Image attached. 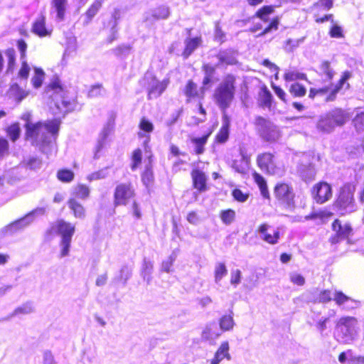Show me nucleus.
<instances>
[{"label": "nucleus", "mask_w": 364, "mask_h": 364, "mask_svg": "<svg viewBox=\"0 0 364 364\" xmlns=\"http://www.w3.org/2000/svg\"><path fill=\"white\" fill-rule=\"evenodd\" d=\"M61 121L54 118L46 122H37L32 123L28 122L25 124V137L31 141L35 146L48 145L51 142V137L54 140L57 138L60 130Z\"/></svg>", "instance_id": "obj_1"}, {"label": "nucleus", "mask_w": 364, "mask_h": 364, "mask_svg": "<svg viewBox=\"0 0 364 364\" xmlns=\"http://www.w3.org/2000/svg\"><path fill=\"white\" fill-rule=\"evenodd\" d=\"M236 77L232 74L226 75L223 81L215 87L213 94V100L223 111L230 107L236 91Z\"/></svg>", "instance_id": "obj_2"}, {"label": "nucleus", "mask_w": 364, "mask_h": 364, "mask_svg": "<svg viewBox=\"0 0 364 364\" xmlns=\"http://www.w3.org/2000/svg\"><path fill=\"white\" fill-rule=\"evenodd\" d=\"M355 186L351 183H345L339 188L333 206L340 211L341 215L355 210Z\"/></svg>", "instance_id": "obj_3"}, {"label": "nucleus", "mask_w": 364, "mask_h": 364, "mask_svg": "<svg viewBox=\"0 0 364 364\" xmlns=\"http://www.w3.org/2000/svg\"><path fill=\"white\" fill-rule=\"evenodd\" d=\"M254 124L260 138L268 144L277 142L281 136V132L270 120L262 116L255 119Z\"/></svg>", "instance_id": "obj_4"}, {"label": "nucleus", "mask_w": 364, "mask_h": 364, "mask_svg": "<svg viewBox=\"0 0 364 364\" xmlns=\"http://www.w3.org/2000/svg\"><path fill=\"white\" fill-rule=\"evenodd\" d=\"M136 197V189L131 181L118 183L113 192L114 207L126 206Z\"/></svg>", "instance_id": "obj_5"}, {"label": "nucleus", "mask_w": 364, "mask_h": 364, "mask_svg": "<svg viewBox=\"0 0 364 364\" xmlns=\"http://www.w3.org/2000/svg\"><path fill=\"white\" fill-rule=\"evenodd\" d=\"M144 85L149 86L147 89V100H151L160 97L168 87L170 83L168 77L160 81L153 74H146L142 77Z\"/></svg>", "instance_id": "obj_6"}, {"label": "nucleus", "mask_w": 364, "mask_h": 364, "mask_svg": "<svg viewBox=\"0 0 364 364\" xmlns=\"http://www.w3.org/2000/svg\"><path fill=\"white\" fill-rule=\"evenodd\" d=\"M331 230L333 234L329 237L328 242L331 245H336L343 240L350 242V237L353 234V229L348 222L343 223L338 218L333 220L331 223Z\"/></svg>", "instance_id": "obj_7"}, {"label": "nucleus", "mask_w": 364, "mask_h": 364, "mask_svg": "<svg viewBox=\"0 0 364 364\" xmlns=\"http://www.w3.org/2000/svg\"><path fill=\"white\" fill-rule=\"evenodd\" d=\"M352 76L350 71H344L336 84L331 83L328 85L323 86L321 88V95L325 96L326 102H333L337 97L338 93L341 90L343 86L346 89L350 88V84L347 82Z\"/></svg>", "instance_id": "obj_8"}, {"label": "nucleus", "mask_w": 364, "mask_h": 364, "mask_svg": "<svg viewBox=\"0 0 364 364\" xmlns=\"http://www.w3.org/2000/svg\"><path fill=\"white\" fill-rule=\"evenodd\" d=\"M183 95L186 104H192L196 101H204L206 92L193 79H188L183 89Z\"/></svg>", "instance_id": "obj_9"}, {"label": "nucleus", "mask_w": 364, "mask_h": 364, "mask_svg": "<svg viewBox=\"0 0 364 364\" xmlns=\"http://www.w3.org/2000/svg\"><path fill=\"white\" fill-rule=\"evenodd\" d=\"M273 193L275 198L279 203L287 206L294 203L295 193L290 183L285 181L277 182L274 186Z\"/></svg>", "instance_id": "obj_10"}, {"label": "nucleus", "mask_w": 364, "mask_h": 364, "mask_svg": "<svg viewBox=\"0 0 364 364\" xmlns=\"http://www.w3.org/2000/svg\"><path fill=\"white\" fill-rule=\"evenodd\" d=\"M311 196L316 204H323L333 196V189L330 183L319 181L314 184L310 190Z\"/></svg>", "instance_id": "obj_11"}, {"label": "nucleus", "mask_w": 364, "mask_h": 364, "mask_svg": "<svg viewBox=\"0 0 364 364\" xmlns=\"http://www.w3.org/2000/svg\"><path fill=\"white\" fill-rule=\"evenodd\" d=\"M75 231V227L74 225L63 219H59L51 224L50 227L46 230V235L48 238H50L57 232L61 235V238H72Z\"/></svg>", "instance_id": "obj_12"}, {"label": "nucleus", "mask_w": 364, "mask_h": 364, "mask_svg": "<svg viewBox=\"0 0 364 364\" xmlns=\"http://www.w3.org/2000/svg\"><path fill=\"white\" fill-rule=\"evenodd\" d=\"M256 163L263 172L269 175H274L279 169L274 154L269 151L259 154L256 157Z\"/></svg>", "instance_id": "obj_13"}, {"label": "nucleus", "mask_w": 364, "mask_h": 364, "mask_svg": "<svg viewBox=\"0 0 364 364\" xmlns=\"http://www.w3.org/2000/svg\"><path fill=\"white\" fill-rule=\"evenodd\" d=\"M192 186L198 193H203L208 190V176L199 168H193L191 171Z\"/></svg>", "instance_id": "obj_14"}, {"label": "nucleus", "mask_w": 364, "mask_h": 364, "mask_svg": "<svg viewBox=\"0 0 364 364\" xmlns=\"http://www.w3.org/2000/svg\"><path fill=\"white\" fill-rule=\"evenodd\" d=\"M46 92L50 94L53 100L58 101L60 97L67 94L68 91L59 77H55L46 85Z\"/></svg>", "instance_id": "obj_15"}, {"label": "nucleus", "mask_w": 364, "mask_h": 364, "mask_svg": "<svg viewBox=\"0 0 364 364\" xmlns=\"http://www.w3.org/2000/svg\"><path fill=\"white\" fill-rule=\"evenodd\" d=\"M230 128V117L224 112L222 115V125L214 137V144H223L229 139Z\"/></svg>", "instance_id": "obj_16"}, {"label": "nucleus", "mask_w": 364, "mask_h": 364, "mask_svg": "<svg viewBox=\"0 0 364 364\" xmlns=\"http://www.w3.org/2000/svg\"><path fill=\"white\" fill-rule=\"evenodd\" d=\"M358 323V320L353 316H343L336 323V329L343 333L346 336H352Z\"/></svg>", "instance_id": "obj_17"}, {"label": "nucleus", "mask_w": 364, "mask_h": 364, "mask_svg": "<svg viewBox=\"0 0 364 364\" xmlns=\"http://www.w3.org/2000/svg\"><path fill=\"white\" fill-rule=\"evenodd\" d=\"M16 46L20 53V58L21 59V68L18 70V75L21 78L27 79L29 76L30 68L26 61L27 43L23 39H18L16 41Z\"/></svg>", "instance_id": "obj_18"}, {"label": "nucleus", "mask_w": 364, "mask_h": 364, "mask_svg": "<svg viewBox=\"0 0 364 364\" xmlns=\"http://www.w3.org/2000/svg\"><path fill=\"white\" fill-rule=\"evenodd\" d=\"M31 31L40 38L50 36L52 34V29L46 27V18L44 14H41L38 18L33 21Z\"/></svg>", "instance_id": "obj_19"}, {"label": "nucleus", "mask_w": 364, "mask_h": 364, "mask_svg": "<svg viewBox=\"0 0 364 364\" xmlns=\"http://www.w3.org/2000/svg\"><path fill=\"white\" fill-rule=\"evenodd\" d=\"M201 70L203 72L204 76L202 80L201 87H204V90L207 91L212 87L215 82V74L216 68L210 63H203Z\"/></svg>", "instance_id": "obj_20"}, {"label": "nucleus", "mask_w": 364, "mask_h": 364, "mask_svg": "<svg viewBox=\"0 0 364 364\" xmlns=\"http://www.w3.org/2000/svg\"><path fill=\"white\" fill-rule=\"evenodd\" d=\"M257 104L261 108L271 109L274 103V97L265 84L259 87L257 94Z\"/></svg>", "instance_id": "obj_21"}, {"label": "nucleus", "mask_w": 364, "mask_h": 364, "mask_svg": "<svg viewBox=\"0 0 364 364\" xmlns=\"http://www.w3.org/2000/svg\"><path fill=\"white\" fill-rule=\"evenodd\" d=\"M203 38L200 36L193 38H186L184 40V48L181 55L184 59L189 58L193 53L202 46Z\"/></svg>", "instance_id": "obj_22"}, {"label": "nucleus", "mask_w": 364, "mask_h": 364, "mask_svg": "<svg viewBox=\"0 0 364 364\" xmlns=\"http://www.w3.org/2000/svg\"><path fill=\"white\" fill-rule=\"evenodd\" d=\"M213 130L209 129L201 136L191 137L190 141L194 145V153L196 155H201L205 152V146L211 136Z\"/></svg>", "instance_id": "obj_23"}, {"label": "nucleus", "mask_w": 364, "mask_h": 364, "mask_svg": "<svg viewBox=\"0 0 364 364\" xmlns=\"http://www.w3.org/2000/svg\"><path fill=\"white\" fill-rule=\"evenodd\" d=\"M269 225L267 223H262L259 225L257 231L261 234L262 239L269 245H275L280 238V232L279 230H274L273 234L267 232Z\"/></svg>", "instance_id": "obj_24"}, {"label": "nucleus", "mask_w": 364, "mask_h": 364, "mask_svg": "<svg viewBox=\"0 0 364 364\" xmlns=\"http://www.w3.org/2000/svg\"><path fill=\"white\" fill-rule=\"evenodd\" d=\"M230 346L228 341H223L215 351L213 358L210 360V364H219L221 360L226 358L230 360L229 353Z\"/></svg>", "instance_id": "obj_25"}, {"label": "nucleus", "mask_w": 364, "mask_h": 364, "mask_svg": "<svg viewBox=\"0 0 364 364\" xmlns=\"http://www.w3.org/2000/svg\"><path fill=\"white\" fill-rule=\"evenodd\" d=\"M348 114L341 108L333 109L326 117L328 122L333 125H343L347 120Z\"/></svg>", "instance_id": "obj_26"}, {"label": "nucleus", "mask_w": 364, "mask_h": 364, "mask_svg": "<svg viewBox=\"0 0 364 364\" xmlns=\"http://www.w3.org/2000/svg\"><path fill=\"white\" fill-rule=\"evenodd\" d=\"M235 51L232 49L220 50L216 55L218 60L217 65H234L237 63L234 56Z\"/></svg>", "instance_id": "obj_27"}, {"label": "nucleus", "mask_w": 364, "mask_h": 364, "mask_svg": "<svg viewBox=\"0 0 364 364\" xmlns=\"http://www.w3.org/2000/svg\"><path fill=\"white\" fill-rule=\"evenodd\" d=\"M252 175L255 183L259 189L262 196L264 199L270 200V193L265 178L256 171L253 172Z\"/></svg>", "instance_id": "obj_28"}, {"label": "nucleus", "mask_w": 364, "mask_h": 364, "mask_svg": "<svg viewBox=\"0 0 364 364\" xmlns=\"http://www.w3.org/2000/svg\"><path fill=\"white\" fill-rule=\"evenodd\" d=\"M68 205L75 218L84 219L86 217L85 208L75 198H70Z\"/></svg>", "instance_id": "obj_29"}, {"label": "nucleus", "mask_w": 364, "mask_h": 364, "mask_svg": "<svg viewBox=\"0 0 364 364\" xmlns=\"http://www.w3.org/2000/svg\"><path fill=\"white\" fill-rule=\"evenodd\" d=\"M141 179L142 183L147 188L154 184L155 177L153 165L151 161L145 166L144 169L141 173Z\"/></svg>", "instance_id": "obj_30"}, {"label": "nucleus", "mask_w": 364, "mask_h": 364, "mask_svg": "<svg viewBox=\"0 0 364 364\" xmlns=\"http://www.w3.org/2000/svg\"><path fill=\"white\" fill-rule=\"evenodd\" d=\"M77 105L76 98H68L66 94L64 96L60 97L58 101H56V106L58 108L65 109L66 112H70L75 109Z\"/></svg>", "instance_id": "obj_31"}, {"label": "nucleus", "mask_w": 364, "mask_h": 364, "mask_svg": "<svg viewBox=\"0 0 364 364\" xmlns=\"http://www.w3.org/2000/svg\"><path fill=\"white\" fill-rule=\"evenodd\" d=\"M51 6L56 11V17L58 20L63 21L65 18L68 0H51Z\"/></svg>", "instance_id": "obj_32"}, {"label": "nucleus", "mask_w": 364, "mask_h": 364, "mask_svg": "<svg viewBox=\"0 0 364 364\" xmlns=\"http://www.w3.org/2000/svg\"><path fill=\"white\" fill-rule=\"evenodd\" d=\"M104 0H95L85 13L86 22L90 23L102 6Z\"/></svg>", "instance_id": "obj_33"}, {"label": "nucleus", "mask_w": 364, "mask_h": 364, "mask_svg": "<svg viewBox=\"0 0 364 364\" xmlns=\"http://www.w3.org/2000/svg\"><path fill=\"white\" fill-rule=\"evenodd\" d=\"M10 92L12 97L17 102H21L29 94V91L22 89L18 84H14L10 87Z\"/></svg>", "instance_id": "obj_34"}, {"label": "nucleus", "mask_w": 364, "mask_h": 364, "mask_svg": "<svg viewBox=\"0 0 364 364\" xmlns=\"http://www.w3.org/2000/svg\"><path fill=\"white\" fill-rule=\"evenodd\" d=\"M318 75L321 77H326L327 80H332L334 77V71L331 66V63L328 60H323L318 67Z\"/></svg>", "instance_id": "obj_35"}, {"label": "nucleus", "mask_w": 364, "mask_h": 364, "mask_svg": "<svg viewBox=\"0 0 364 364\" xmlns=\"http://www.w3.org/2000/svg\"><path fill=\"white\" fill-rule=\"evenodd\" d=\"M289 92L293 97L301 98L306 95L307 90L304 85L296 82L291 84Z\"/></svg>", "instance_id": "obj_36"}, {"label": "nucleus", "mask_w": 364, "mask_h": 364, "mask_svg": "<svg viewBox=\"0 0 364 364\" xmlns=\"http://www.w3.org/2000/svg\"><path fill=\"white\" fill-rule=\"evenodd\" d=\"M220 333L217 331L215 326L208 325L201 333V338L203 341H210L218 338Z\"/></svg>", "instance_id": "obj_37"}, {"label": "nucleus", "mask_w": 364, "mask_h": 364, "mask_svg": "<svg viewBox=\"0 0 364 364\" xmlns=\"http://www.w3.org/2000/svg\"><path fill=\"white\" fill-rule=\"evenodd\" d=\"M274 11V6L272 5H265L259 8L255 14L254 16L259 18L264 22L269 21V16Z\"/></svg>", "instance_id": "obj_38"}, {"label": "nucleus", "mask_w": 364, "mask_h": 364, "mask_svg": "<svg viewBox=\"0 0 364 364\" xmlns=\"http://www.w3.org/2000/svg\"><path fill=\"white\" fill-rule=\"evenodd\" d=\"M221 221L226 225L232 223L236 218V213L233 209L228 208L222 210L219 214Z\"/></svg>", "instance_id": "obj_39"}, {"label": "nucleus", "mask_w": 364, "mask_h": 364, "mask_svg": "<svg viewBox=\"0 0 364 364\" xmlns=\"http://www.w3.org/2000/svg\"><path fill=\"white\" fill-rule=\"evenodd\" d=\"M132 171H136L142 162V151L140 148L135 149L130 156Z\"/></svg>", "instance_id": "obj_40"}, {"label": "nucleus", "mask_w": 364, "mask_h": 364, "mask_svg": "<svg viewBox=\"0 0 364 364\" xmlns=\"http://www.w3.org/2000/svg\"><path fill=\"white\" fill-rule=\"evenodd\" d=\"M7 59V72H12L16 67V55L14 48L10 47L4 52Z\"/></svg>", "instance_id": "obj_41"}, {"label": "nucleus", "mask_w": 364, "mask_h": 364, "mask_svg": "<svg viewBox=\"0 0 364 364\" xmlns=\"http://www.w3.org/2000/svg\"><path fill=\"white\" fill-rule=\"evenodd\" d=\"M56 177L62 183H70L75 178V173L70 169L60 168L58 170Z\"/></svg>", "instance_id": "obj_42"}, {"label": "nucleus", "mask_w": 364, "mask_h": 364, "mask_svg": "<svg viewBox=\"0 0 364 364\" xmlns=\"http://www.w3.org/2000/svg\"><path fill=\"white\" fill-rule=\"evenodd\" d=\"M284 80L286 82H293L296 80H306L307 75L305 73L296 70H287L284 74Z\"/></svg>", "instance_id": "obj_43"}, {"label": "nucleus", "mask_w": 364, "mask_h": 364, "mask_svg": "<svg viewBox=\"0 0 364 364\" xmlns=\"http://www.w3.org/2000/svg\"><path fill=\"white\" fill-rule=\"evenodd\" d=\"M6 132L12 141H16L19 138L21 134L19 124L18 122L11 124L6 129Z\"/></svg>", "instance_id": "obj_44"}, {"label": "nucleus", "mask_w": 364, "mask_h": 364, "mask_svg": "<svg viewBox=\"0 0 364 364\" xmlns=\"http://www.w3.org/2000/svg\"><path fill=\"white\" fill-rule=\"evenodd\" d=\"M279 18L275 16L271 19L269 24L257 35L258 37L263 36L269 33L276 31L279 28Z\"/></svg>", "instance_id": "obj_45"}, {"label": "nucleus", "mask_w": 364, "mask_h": 364, "mask_svg": "<svg viewBox=\"0 0 364 364\" xmlns=\"http://www.w3.org/2000/svg\"><path fill=\"white\" fill-rule=\"evenodd\" d=\"M169 14L168 7L164 5L156 7L152 12L153 18L157 20L166 19L169 16Z\"/></svg>", "instance_id": "obj_46"}, {"label": "nucleus", "mask_w": 364, "mask_h": 364, "mask_svg": "<svg viewBox=\"0 0 364 364\" xmlns=\"http://www.w3.org/2000/svg\"><path fill=\"white\" fill-rule=\"evenodd\" d=\"M352 123L357 132L364 131V110L355 114L352 120Z\"/></svg>", "instance_id": "obj_47"}, {"label": "nucleus", "mask_w": 364, "mask_h": 364, "mask_svg": "<svg viewBox=\"0 0 364 364\" xmlns=\"http://www.w3.org/2000/svg\"><path fill=\"white\" fill-rule=\"evenodd\" d=\"M89 187L82 183L77 184L75 187V195L77 198L86 199L90 196Z\"/></svg>", "instance_id": "obj_48"}, {"label": "nucleus", "mask_w": 364, "mask_h": 364, "mask_svg": "<svg viewBox=\"0 0 364 364\" xmlns=\"http://www.w3.org/2000/svg\"><path fill=\"white\" fill-rule=\"evenodd\" d=\"M234 321L230 315H224L220 319V328L224 331H230L233 328Z\"/></svg>", "instance_id": "obj_49"}, {"label": "nucleus", "mask_w": 364, "mask_h": 364, "mask_svg": "<svg viewBox=\"0 0 364 364\" xmlns=\"http://www.w3.org/2000/svg\"><path fill=\"white\" fill-rule=\"evenodd\" d=\"M250 163L243 161L242 159H235L232 163V168L240 173H245L248 169Z\"/></svg>", "instance_id": "obj_50"}, {"label": "nucleus", "mask_w": 364, "mask_h": 364, "mask_svg": "<svg viewBox=\"0 0 364 364\" xmlns=\"http://www.w3.org/2000/svg\"><path fill=\"white\" fill-rule=\"evenodd\" d=\"M44 72L41 68H35V75L32 77V84L35 88H38L41 86L44 79Z\"/></svg>", "instance_id": "obj_51"}, {"label": "nucleus", "mask_w": 364, "mask_h": 364, "mask_svg": "<svg viewBox=\"0 0 364 364\" xmlns=\"http://www.w3.org/2000/svg\"><path fill=\"white\" fill-rule=\"evenodd\" d=\"M231 195L234 200L240 203L247 201L250 196V193L248 192L244 193L242 190L237 188H235L232 191Z\"/></svg>", "instance_id": "obj_52"}, {"label": "nucleus", "mask_w": 364, "mask_h": 364, "mask_svg": "<svg viewBox=\"0 0 364 364\" xmlns=\"http://www.w3.org/2000/svg\"><path fill=\"white\" fill-rule=\"evenodd\" d=\"M271 87L273 90L277 97L284 103L288 102L287 95L284 90H283L279 85L274 83L271 84Z\"/></svg>", "instance_id": "obj_53"}, {"label": "nucleus", "mask_w": 364, "mask_h": 364, "mask_svg": "<svg viewBox=\"0 0 364 364\" xmlns=\"http://www.w3.org/2000/svg\"><path fill=\"white\" fill-rule=\"evenodd\" d=\"M333 0H318L314 4V8L317 9L318 11H321V9L328 11L333 7Z\"/></svg>", "instance_id": "obj_54"}, {"label": "nucleus", "mask_w": 364, "mask_h": 364, "mask_svg": "<svg viewBox=\"0 0 364 364\" xmlns=\"http://www.w3.org/2000/svg\"><path fill=\"white\" fill-rule=\"evenodd\" d=\"M139 127L140 130L146 132L151 133L154 131V124L149 119L145 118L144 117H141L140 122L139 123Z\"/></svg>", "instance_id": "obj_55"}, {"label": "nucleus", "mask_w": 364, "mask_h": 364, "mask_svg": "<svg viewBox=\"0 0 364 364\" xmlns=\"http://www.w3.org/2000/svg\"><path fill=\"white\" fill-rule=\"evenodd\" d=\"M228 273L225 264L223 262L219 263L215 269L214 275L216 282L220 281Z\"/></svg>", "instance_id": "obj_56"}, {"label": "nucleus", "mask_w": 364, "mask_h": 364, "mask_svg": "<svg viewBox=\"0 0 364 364\" xmlns=\"http://www.w3.org/2000/svg\"><path fill=\"white\" fill-rule=\"evenodd\" d=\"M261 64L269 70V71L272 73L276 80L278 79L279 69L276 64L270 61L269 59L263 60Z\"/></svg>", "instance_id": "obj_57"}, {"label": "nucleus", "mask_w": 364, "mask_h": 364, "mask_svg": "<svg viewBox=\"0 0 364 364\" xmlns=\"http://www.w3.org/2000/svg\"><path fill=\"white\" fill-rule=\"evenodd\" d=\"M72 238H61L60 245L61 247L60 257H63L69 254Z\"/></svg>", "instance_id": "obj_58"}, {"label": "nucleus", "mask_w": 364, "mask_h": 364, "mask_svg": "<svg viewBox=\"0 0 364 364\" xmlns=\"http://www.w3.org/2000/svg\"><path fill=\"white\" fill-rule=\"evenodd\" d=\"M333 300L337 305L341 306L344 303L348 302V301H351L352 299L350 297L346 295L343 291H336L334 293Z\"/></svg>", "instance_id": "obj_59"}, {"label": "nucleus", "mask_w": 364, "mask_h": 364, "mask_svg": "<svg viewBox=\"0 0 364 364\" xmlns=\"http://www.w3.org/2000/svg\"><path fill=\"white\" fill-rule=\"evenodd\" d=\"M329 36L331 38H341L344 37L342 28L337 24H333L330 28Z\"/></svg>", "instance_id": "obj_60"}, {"label": "nucleus", "mask_w": 364, "mask_h": 364, "mask_svg": "<svg viewBox=\"0 0 364 364\" xmlns=\"http://www.w3.org/2000/svg\"><path fill=\"white\" fill-rule=\"evenodd\" d=\"M9 153V144L7 139L0 136V159H3Z\"/></svg>", "instance_id": "obj_61"}, {"label": "nucleus", "mask_w": 364, "mask_h": 364, "mask_svg": "<svg viewBox=\"0 0 364 364\" xmlns=\"http://www.w3.org/2000/svg\"><path fill=\"white\" fill-rule=\"evenodd\" d=\"M318 301L321 303H328L332 300L331 291L329 289H324L320 291L318 294Z\"/></svg>", "instance_id": "obj_62"}, {"label": "nucleus", "mask_w": 364, "mask_h": 364, "mask_svg": "<svg viewBox=\"0 0 364 364\" xmlns=\"http://www.w3.org/2000/svg\"><path fill=\"white\" fill-rule=\"evenodd\" d=\"M238 152L240 156V159L250 163L251 154L248 153L247 148L244 145L239 146Z\"/></svg>", "instance_id": "obj_63"}, {"label": "nucleus", "mask_w": 364, "mask_h": 364, "mask_svg": "<svg viewBox=\"0 0 364 364\" xmlns=\"http://www.w3.org/2000/svg\"><path fill=\"white\" fill-rule=\"evenodd\" d=\"M131 47L127 45H120L117 47H116L113 52L115 54V55L118 57L123 56L126 54H127L130 50Z\"/></svg>", "instance_id": "obj_64"}]
</instances>
